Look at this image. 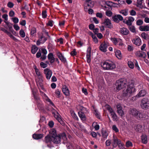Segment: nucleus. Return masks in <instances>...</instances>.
Masks as SVG:
<instances>
[{
	"label": "nucleus",
	"instance_id": "1",
	"mask_svg": "<svg viewBox=\"0 0 149 149\" xmlns=\"http://www.w3.org/2000/svg\"><path fill=\"white\" fill-rule=\"evenodd\" d=\"M126 86H127V88L125 89L123 91L122 98L129 97L136 92V90L134 87L133 81L130 80L128 82L126 79L121 78L116 81L114 86V89L116 92L119 91Z\"/></svg>",
	"mask_w": 149,
	"mask_h": 149
},
{
	"label": "nucleus",
	"instance_id": "2",
	"mask_svg": "<svg viewBox=\"0 0 149 149\" xmlns=\"http://www.w3.org/2000/svg\"><path fill=\"white\" fill-rule=\"evenodd\" d=\"M49 135H47L45 138L44 141L47 143H50L51 141L55 144H59V137L57 136L55 130L53 129L49 132Z\"/></svg>",
	"mask_w": 149,
	"mask_h": 149
},
{
	"label": "nucleus",
	"instance_id": "3",
	"mask_svg": "<svg viewBox=\"0 0 149 149\" xmlns=\"http://www.w3.org/2000/svg\"><path fill=\"white\" fill-rule=\"evenodd\" d=\"M129 113L133 116L139 119L143 117L142 113L139 110L135 108H130L129 111Z\"/></svg>",
	"mask_w": 149,
	"mask_h": 149
},
{
	"label": "nucleus",
	"instance_id": "4",
	"mask_svg": "<svg viewBox=\"0 0 149 149\" xmlns=\"http://www.w3.org/2000/svg\"><path fill=\"white\" fill-rule=\"evenodd\" d=\"M101 66L104 70H111L116 68V65L113 62L105 61L101 64Z\"/></svg>",
	"mask_w": 149,
	"mask_h": 149
},
{
	"label": "nucleus",
	"instance_id": "5",
	"mask_svg": "<svg viewBox=\"0 0 149 149\" xmlns=\"http://www.w3.org/2000/svg\"><path fill=\"white\" fill-rule=\"evenodd\" d=\"M51 112L55 118L63 126L65 125V123L61 117V116L58 112L54 108H52Z\"/></svg>",
	"mask_w": 149,
	"mask_h": 149
},
{
	"label": "nucleus",
	"instance_id": "6",
	"mask_svg": "<svg viewBox=\"0 0 149 149\" xmlns=\"http://www.w3.org/2000/svg\"><path fill=\"white\" fill-rule=\"evenodd\" d=\"M140 106L142 109L147 110L149 107V99L147 98H143L141 101Z\"/></svg>",
	"mask_w": 149,
	"mask_h": 149
},
{
	"label": "nucleus",
	"instance_id": "7",
	"mask_svg": "<svg viewBox=\"0 0 149 149\" xmlns=\"http://www.w3.org/2000/svg\"><path fill=\"white\" fill-rule=\"evenodd\" d=\"M113 141L112 143V146L113 148H115L118 146L120 147V145L121 144V142L120 140L118 139L116 136H113Z\"/></svg>",
	"mask_w": 149,
	"mask_h": 149
},
{
	"label": "nucleus",
	"instance_id": "8",
	"mask_svg": "<svg viewBox=\"0 0 149 149\" xmlns=\"http://www.w3.org/2000/svg\"><path fill=\"white\" fill-rule=\"evenodd\" d=\"M94 3L93 1L91 0H86V2L84 3V6L85 9L87 10L89 8H92L94 6Z\"/></svg>",
	"mask_w": 149,
	"mask_h": 149
},
{
	"label": "nucleus",
	"instance_id": "9",
	"mask_svg": "<svg viewBox=\"0 0 149 149\" xmlns=\"http://www.w3.org/2000/svg\"><path fill=\"white\" fill-rule=\"evenodd\" d=\"M57 136L59 137L60 138V142L59 143H60L61 139L62 140H63V143L65 144L67 142V139L66 137V134L64 133L58 134V135H57Z\"/></svg>",
	"mask_w": 149,
	"mask_h": 149
},
{
	"label": "nucleus",
	"instance_id": "10",
	"mask_svg": "<svg viewBox=\"0 0 149 149\" xmlns=\"http://www.w3.org/2000/svg\"><path fill=\"white\" fill-rule=\"evenodd\" d=\"M112 19L115 22L119 23L120 21H122L123 20V17L120 15H116L112 17Z\"/></svg>",
	"mask_w": 149,
	"mask_h": 149
},
{
	"label": "nucleus",
	"instance_id": "11",
	"mask_svg": "<svg viewBox=\"0 0 149 149\" xmlns=\"http://www.w3.org/2000/svg\"><path fill=\"white\" fill-rule=\"evenodd\" d=\"M44 73L45 74L46 78L48 80H49L52 75V71L48 68L45 69L44 70Z\"/></svg>",
	"mask_w": 149,
	"mask_h": 149
},
{
	"label": "nucleus",
	"instance_id": "12",
	"mask_svg": "<svg viewBox=\"0 0 149 149\" xmlns=\"http://www.w3.org/2000/svg\"><path fill=\"white\" fill-rule=\"evenodd\" d=\"M103 24H104V26L105 27L108 28L109 29H111L113 27V26L111 24V20L108 18L104 19Z\"/></svg>",
	"mask_w": 149,
	"mask_h": 149
},
{
	"label": "nucleus",
	"instance_id": "13",
	"mask_svg": "<svg viewBox=\"0 0 149 149\" xmlns=\"http://www.w3.org/2000/svg\"><path fill=\"white\" fill-rule=\"evenodd\" d=\"M57 55L61 62L63 63H65L67 61L66 58L62 54L59 52L57 53Z\"/></svg>",
	"mask_w": 149,
	"mask_h": 149
},
{
	"label": "nucleus",
	"instance_id": "14",
	"mask_svg": "<svg viewBox=\"0 0 149 149\" xmlns=\"http://www.w3.org/2000/svg\"><path fill=\"white\" fill-rule=\"evenodd\" d=\"M108 45L105 42L102 43L100 46V49L102 52H106Z\"/></svg>",
	"mask_w": 149,
	"mask_h": 149
},
{
	"label": "nucleus",
	"instance_id": "15",
	"mask_svg": "<svg viewBox=\"0 0 149 149\" xmlns=\"http://www.w3.org/2000/svg\"><path fill=\"white\" fill-rule=\"evenodd\" d=\"M62 90L63 93L66 96H68L69 95V91L66 86L64 85L63 86L62 88Z\"/></svg>",
	"mask_w": 149,
	"mask_h": 149
},
{
	"label": "nucleus",
	"instance_id": "16",
	"mask_svg": "<svg viewBox=\"0 0 149 149\" xmlns=\"http://www.w3.org/2000/svg\"><path fill=\"white\" fill-rule=\"evenodd\" d=\"M132 42L133 43L137 46L140 45L141 42V39L138 36L136 39H133L132 40Z\"/></svg>",
	"mask_w": 149,
	"mask_h": 149
},
{
	"label": "nucleus",
	"instance_id": "17",
	"mask_svg": "<svg viewBox=\"0 0 149 149\" xmlns=\"http://www.w3.org/2000/svg\"><path fill=\"white\" fill-rule=\"evenodd\" d=\"M4 22L6 23V25L9 28V30L10 31L13 33L14 31L13 28V24L10 22L8 21H4Z\"/></svg>",
	"mask_w": 149,
	"mask_h": 149
},
{
	"label": "nucleus",
	"instance_id": "18",
	"mask_svg": "<svg viewBox=\"0 0 149 149\" xmlns=\"http://www.w3.org/2000/svg\"><path fill=\"white\" fill-rule=\"evenodd\" d=\"M143 1V0H137L136 3L134 4V5L136 6L137 7L142 9L143 7L142 4Z\"/></svg>",
	"mask_w": 149,
	"mask_h": 149
},
{
	"label": "nucleus",
	"instance_id": "19",
	"mask_svg": "<svg viewBox=\"0 0 149 149\" xmlns=\"http://www.w3.org/2000/svg\"><path fill=\"white\" fill-rule=\"evenodd\" d=\"M47 57L48 59L50 60V62L51 63H52L54 62L55 58L54 57L53 54L52 53H49L48 54Z\"/></svg>",
	"mask_w": 149,
	"mask_h": 149
},
{
	"label": "nucleus",
	"instance_id": "20",
	"mask_svg": "<svg viewBox=\"0 0 149 149\" xmlns=\"http://www.w3.org/2000/svg\"><path fill=\"white\" fill-rule=\"evenodd\" d=\"M141 140L142 142L146 144L148 142V139L147 136L145 134H143L141 136Z\"/></svg>",
	"mask_w": 149,
	"mask_h": 149
},
{
	"label": "nucleus",
	"instance_id": "21",
	"mask_svg": "<svg viewBox=\"0 0 149 149\" xmlns=\"http://www.w3.org/2000/svg\"><path fill=\"white\" fill-rule=\"evenodd\" d=\"M120 32L122 34L125 35H128L129 32L128 29L124 27L121 28L120 31Z\"/></svg>",
	"mask_w": 149,
	"mask_h": 149
},
{
	"label": "nucleus",
	"instance_id": "22",
	"mask_svg": "<svg viewBox=\"0 0 149 149\" xmlns=\"http://www.w3.org/2000/svg\"><path fill=\"white\" fill-rule=\"evenodd\" d=\"M139 29L141 31H149V26L148 25L144 26H139Z\"/></svg>",
	"mask_w": 149,
	"mask_h": 149
},
{
	"label": "nucleus",
	"instance_id": "23",
	"mask_svg": "<svg viewBox=\"0 0 149 149\" xmlns=\"http://www.w3.org/2000/svg\"><path fill=\"white\" fill-rule=\"evenodd\" d=\"M32 94L33 95L34 99L36 100V102H37L40 101V98L37 94L36 92L34 91H32Z\"/></svg>",
	"mask_w": 149,
	"mask_h": 149
},
{
	"label": "nucleus",
	"instance_id": "24",
	"mask_svg": "<svg viewBox=\"0 0 149 149\" xmlns=\"http://www.w3.org/2000/svg\"><path fill=\"white\" fill-rule=\"evenodd\" d=\"M79 116L82 120H85L86 119V116L84 113L81 111L78 112Z\"/></svg>",
	"mask_w": 149,
	"mask_h": 149
},
{
	"label": "nucleus",
	"instance_id": "25",
	"mask_svg": "<svg viewBox=\"0 0 149 149\" xmlns=\"http://www.w3.org/2000/svg\"><path fill=\"white\" fill-rule=\"evenodd\" d=\"M146 91L145 90H141L139 93L137 94L138 96L139 97H143L146 94Z\"/></svg>",
	"mask_w": 149,
	"mask_h": 149
},
{
	"label": "nucleus",
	"instance_id": "26",
	"mask_svg": "<svg viewBox=\"0 0 149 149\" xmlns=\"http://www.w3.org/2000/svg\"><path fill=\"white\" fill-rule=\"evenodd\" d=\"M42 135L41 134H34L33 135V138L35 139H39L42 137Z\"/></svg>",
	"mask_w": 149,
	"mask_h": 149
},
{
	"label": "nucleus",
	"instance_id": "27",
	"mask_svg": "<svg viewBox=\"0 0 149 149\" xmlns=\"http://www.w3.org/2000/svg\"><path fill=\"white\" fill-rule=\"evenodd\" d=\"M38 47L35 45H33L31 47V52L32 54H35L38 50Z\"/></svg>",
	"mask_w": 149,
	"mask_h": 149
},
{
	"label": "nucleus",
	"instance_id": "28",
	"mask_svg": "<svg viewBox=\"0 0 149 149\" xmlns=\"http://www.w3.org/2000/svg\"><path fill=\"white\" fill-rule=\"evenodd\" d=\"M105 107H106L107 110L111 114L114 112L112 109L109 105L107 104L105 105Z\"/></svg>",
	"mask_w": 149,
	"mask_h": 149
},
{
	"label": "nucleus",
	"instance_id": "29",
	"mask_svg": "<svg viewBox=\"0 0 149 149\" xmlns=\"http://www.w3.org/2000/svg\"><path fill=\"white\" fill-rule=\"evenodd\" d=\"M115 54L116 57L118 59H120L122 57L121 52L119 50H117Z\"/></svg>",
	"mask_w": 149,
	"mask_h": 149
},
{
	"label": "nucleus",
	"instance_id": "30",
	"mask_svg": "<svg viewBox=\"0 0 149 149\" xmlns=\"http://www.w3.org/2000/svg\"><path fill=\"white\" fill-rule=\"evenodd\" d=\"M36 104L39 109H43V105L40 101L36 102Z\"/></svg>",
	"mask_w": 149,
	"mask_h": 149
},
{
	"label": "nucleus",
	"instance_id": "31",
	"mask_svg": "<svg viewBox=\"0 0 149 149\" xmlns=\"http://www.w3.org/2000/svg\"><path fill=\"white\" fill-rule=\"evenodd\" d=\"M120 38H111V40L115 45H116L118 43V40Z\"/></svg>",
	"mask_w": 149,
	"mask_h": 149
},
{
	"label": "nucleus",
	"instance_id": "32",
	"mask_svg": "<svg viewBox=\"0 0 149 149\" xmlns=\"http://www.w3.org/2000/svg\"><path fill=\"white\" fill-rule=\"evenodd\" d=\"M128 66L131 69H133L134 68V63L131 61H129L128 62Z\"/></svg>",
	"mask_w": 149,
	"mask_h": 149
},
{
	"label": "nucleus",
	"instance_id": "33",
	"mask_svg": "<svg viewBox=\"0 0 149 149\" xmlns=\"http://www.w3.org/2000/svg\"><path fill=\"white\" fill-rule=\"evenodd\" d=\"M120 13L124 16H127L128 14V11L127 10H122Z\"/></svg>",
	"mask_w": 149,
	"mask_h": 149
},
{
	"label": "nucleus",
	"instance_id": "34",
	"mask_svg": "<svg viewBox=\"0 0 149 149\" xmlns=\"http://www.w3.org/2000/svg\"><path fill=\"white\" fill-rule=\"evenodd\" d=\"M134 127L136 131L139 132H141V126L140 125H137Z\"/></svg>",
	"mask_w": 149,
	"mask_h": 149
},
{
	"label": "nucleus",
	"instance_id": "35",
	"mask_svg": "<svg viewBox=\"0 0 149 149\" xmlns=\"http://www.w3.org/2000/svg\"><path fill=\"white\" fill-rule=\"evenodd\" d=\"M128 28L131 32L133 33H135L136 32V29L134 26L132 25L129 26Z\"/></svg>",
	"mask_w": 149,
	"mask_h": 149
},
{
	"label": "nucleus",
	"instance_id": "36",
	"mask_svg": "<svg viewBox=\"0 0 149 149\" xmlns=\"http://www.w3.org/2000/svg\"><path fill=\"white\" fill-rule=\"evenodd\" d=\"M19 34L20 36L22 38H24L25 36V33L24 30L21 29L19 32Z\"/></svg>",
	"mask_w": 149,
	"mask_h": 149
},
{
	"label": "nucleus",
	"instance_id": "37",
	"mask_svg": "<svg viewBox=\"0 0 149 149\" xmlns=\"http://www.w3.org/2000/svg\"><path fill=\"white\" fill-rule=\"evenodd\" d=\"M42 82V79H40L39 80L36 81L37 85L39 88V86H42V85L43 84Z\"/></svg>",
	"mask_w": 149,
	"mask_h": 149
},
{
	"label": "nucleus",
	"instance_id": "38",
	"mask_svg": "<svg viewBox=\"0 0 149 149\" xmlns=\"http://www.w3.org/2000/svg\"><path fill=\"white\" fill-rule=\"evenodd\" d=\"M91 47H88L87 50L86 56H91Z\"/></svg>",
	"mask_w": 149,
	"mask_h": 149
},
{
	"label": "nucleus",
	"instance_id": "39",
	"mask_svg": "<svg viewBox=\"0 0 149 149\" xmlns=\"http://www.w3.org/2000/svg\"><path fill=\"white\" fill-rule=\"evenodd\" d=\"M125 1H123V2L121 1L120 3H118V4H116L115 3H113L112 2V7H118V5H119V4H122L123 3H124Z\"/></svg>",
	"mask_w": 149,
	"mask_h": 149
},
{
	"label": "nucleus",
	"instance_id": "40",
	"mask_svg": "<svg viewBox=\"0 0 149 149\" xmlns=\"http://www.w3.org/2000/svg\"><path fill=\"white\" fill-rule=\"evenodd\" d=\"M133 62L135 64V67L138 70H140V68L138 64L137 61L136 60H134L133 61Z\"/></svg>",
	"mask_w": 149,
	"mask_h": 149
},
{
	"label": "nucleus",
	"instance_id": "41",
	"mask_svg": "<svg viewBox=\"0 0 149 149\" xmlns=\"http://www.w3.org/2000/svg\"><path fill=\"white\" fill-rule=\"evenodd\" d=\"M147 36L148 34L144 32L142 33L141 35V37L145 40H147L148 39L147 37Z\"/></svg>",
	"mask_w": 149,
	"mask_h": 149
},
{
	"label": "nucleus",
	"instance_id": "42",
	"mask_svg": "<svg viewBox=\"0 0 149 149\" xmlns=\"http://www.w3.org/2000/svg\"><path fill=\"white\" fill-rule=\"evenodd\" d=\"M117 112L119 115L122 116H123L124 115L122 109L117 110Z\"/></svg>",
	"mask_w": 149,
	"mask_h": 149
},
{
	"label": "nucleus",
	"instance_id": "43",
	"mask_svg": "<svg viewBox=\"0 0 149 149\" xmlns=\"http://www.w3.org/2000/svg\"><path fill=\"white\" fill-rule=\"evenodd\" d=\"M36 29L35 27H33L31 29L30 34L31 35H33L36 33Z\"/></svg>",
	"mask_w": 149,
	"mask_h": 149
},
{
	"label": "nucleus",
	"instance_id": "44",
	"mask_svg": "<svg viewBox=\"0 0 149 149\" xmlns=\"http://www.w3.org/2000/svg\"><path fill=\"white\" fill-rule=\"evenodd\" d=\"M102 137L104 139H106L108 136L107 132L106 131H103L102 132Z\"/></svg>",
	"mask_w": 149,
	"mask_h": 149
},
{
	"label": "nucleus",
	"instance_id": "45",
	"mask_svg": "<svg viewBox=\"0 0 149 149\" xmlns=\"http://www.w3.org/2000/svg\"><path fill=\"white\" fill-rule=\"evenodd\" d=\"M112 2L109 1H107L106 2V4L110 8H108V9H109L112 7Z\"/></svg>",
	"mask_w": 149,
	"mask_h": 149
},
{
	"label": "nucleus",
	"instance_id": "46",
	"mask_svg": "<svg viewBox=\"0 0 149 149\" xmlns=\"http://www.w3.org/2000/svg\"><path fill=\"white\" fill-rule=\"evenodd\" d=\"M42 15L43 18H46L47 17L46 10H45L42 11Z\"/></svg>",
	"mask_w": 149,
	"mask_h": 149
},
{
	"label": "nucleus",
	"instance_id": "47",
	"mask_svg": "<svg viewBox=\"0 0 149 149\" xmlns=\"http://www.w3.org/2000/svg\"><path fill=\"white\" fill-rule=\"evenodd\" d=\"M40 65L41 67L43 68H46L47 66V64L43 62H41L40 63Z\"/></svg>",
	"mask_w": 149,
	"mask_h": 149
},
{
	"label": "nucleus",
	"instance_id": "48",
	"mask_svg": "<svg viewBox=\"0 0 149 149\" xmlns=\"http://www.w3.org/2000/svg\"><path fill=\"white\" fill-rule=\"evenodd\" d=\"M76 50L75 49H73V50L71 52L70 55L72 56H74L76 55H77V53L76 51Z\"/></svg>",
	"mask_w": 149,
	"mask_h": 149
},
{
	"label": "nucleus",
	"instance_id": "49",
	"mask_svg": "<svg viewBox=\"0 0 149 149\" xmlns=\"http://www.w3.org/2000/svg\"><path fill=\"white\" fill-rule=\"evenodd\" d=\"M106 15L108 17H111L112 15V13L110 10L106 11L105 12Z\"/></svg>",
	"mask_w": 149,
	"mask_h": 149
},
{
	"label": "nucleus",
	"instance_id": "50",
	"mask_svg": "<svg viewBox=\"0 0 149 149\" xmlns=\"http://www.w3.org/2000/svg\"><path fill=\"white\" fill-rule=\"evenodd\" d=\"M35 70L36 74L38 76L42 77L40 72L39 71V70L38 68H35Z\"/></svg>",
	"mask_w": 149,
	"mask_h": 149
},
{
	"label": "nucleus",
	"instance_id": "51",
	"mask_svg": "<svg viewBox=\"0 0 149 149\" xmlns=\"http://www.w3.org/2000/svg\"><path fill=\"white\" fill-rule=\"evenodd\" d=\"M130 15L132 16H135L136 15V12L134 10L132 9L129 12Z\"/></svg>",
	"mask_w": 149,
	"mask_h": 149
},
{
	"label": "nucleus",
	"instance_id": "52",
	"mask_svg": "<svg viewBox=\"0 0 149 149\" xmlns=\"http://www.w3.org/2000/svg\"><path fill=\"white\" fill-rule=\"evenodd\" d=\"M55 93L57 95V97L58 98H59L61 97L60 91H59V89H57L56 90L55 92Z\"/></svg>",
	"mask_w": 149,
	"mask_h": 149
},
{
	"label": "nucleus",
	"instance_id": "53",
	"mask_svg": "<svg viewBox=\"0 0 149 149\" xmlns=\"http://www.w3.org/2000/svg\"><path fill=\"white\" fill-rule=\"evenodd\" d=\"M143 21L141 19H139L136 21V24L137 25L140 26L143 24Z\"/></svg>",
	"mask_w": 149,
	"mask_h": 149
},
{
	"label": "nucleus",
	"instance_id": "54",
	"mask_svg": "<svg viewBox=\"0 0 149 149\" xmlns=\"http://www.w3.org/2000/svg\"><path fill=\"white\" fill-rule=\"evenodd\" d=\"M12 19L13 22L15 24H16L19 22V19L17 17H15L12 18Z\"/></svg>",
	"mask_w": 149,
	"mask_h": 149
},
{
	"label": "nucleus",
	"instance_id": "55",
	"mask_svg": "<svg viewBox=\"0 0 149 149\" xmlns=\"http://www.w3.org/2000/svg\"><path fill=\"white\" fill-rule=\"evenodd\" d=\"M126 145L127 147H128L132 146V143L130 141H128L126 142Z\"/></svg>",
	"mask_w": 149,
	"mask_h": 149
},
{
	"label": "nucleus",
	"instance_id": "56",
	"mask_svg": "<svg viewBox=\"0 0 149 149\" xmlns=\"http://www.w3.org/2000/svg\"><path fill=\"white\" fill-rule=\"evenodd\" d=\"M112 129L114 131L116 132H119L118 129L115 125H114L112 126Z\"/></svg>",
	"mask_w": 149,
	"mask_h": 149
},
{
	"label": "nucleus",
	"instance_id": "57",
	"mask_svg": "<svg viewBox=\"0 0 149 149\" xmlns=\"http://www.w3.org/2000/svg\"><path fill=\"white\" fill-rule=\"evenodd\" d=\"M112 143L111 141L109 140H107L105 142L106 146H109Z\"/></svg>",
	"mask_w": 149,
	"mask_h": 149
},
{
	"label": "nucleus",
	"instance_id": "58",
	"mask_svg": "<svg viewBox=\"0 0 149 149\" xmlns=\"http://www.w3.org/2000/svg\"><path fill=\"white\" fill-rule=\"evenodd\" d=\"M82 91L83 93H84L86 95H87L88 94L87 90L86 88H82Z\"/></svg>",
	"mask_w": 149,
	"mask_h": 149
},
{
	"label": "nucleus",
	"instance_id": "59",
	"mask_svg": "<svg viewBox=\"0 0 149 149\" xmlns=\"http://www.w3.org/2000/svg\"><path fill=\"white\" fill-rule=\"evenodd\" d=\"M118 40V43H119V45L120 46H123L124 44L123 43L122 40L120 38Z\"/></svg>",
	"mask_w": 149,
	"mask_h": 149
},
{
	"label": "nucleus",
	"instance_id": "60",
	"mask_svg": "<svg viewBox=\"0 0 149 149\" xmlns=\"http://www.w3.org/2000/svg\"><path fill=\"white\" fill-rule=\"evenodd\" d=\"M41 52L40 51V49L39 50V51L36 54V56L37 58H39L40 57H41Z\"/></svg>",
	"mask_w": 149,
	"mask_h": 149
},
{
	"label": "nucleus",
	"instance_id": "61",
	"mask_svg": "<svg viewBox=\"0 0 149 149\" xmlns=\"http://www.w3.org/2000/svg\"><path fill=\"white\" fill-rule=\"evenodd\" d=\"M111 115L112 116V118L114 120H116L117 118V117L116 115L115 112L112 113Z\"/></svg>",
	"mask_w": 149,
	"mask_h": 149
},
{
	"label": "nucleus",
	"instance_id": "62",
	"mask_svg": "<svg viewBox=\"0 0 149 149\" xmlns=\"http://www.w3.org/2000/svg\"><path fill=\"white\" fill-rule=\"evenodd\" d=\"M14 4L13 3L10 2H8L7 4L8 6L11 8H13L14 6Z\"/></svg>",
	"mask_w": 149,
	"mask_h": 149
},
{
	"label": "nucleus",
	"instance_id": "63",
	"mask_svg": "<svg viewBox=\"0 0 149 149\" xmlns=\"http://www.w3.org/2000/svg\"><path fill=\"white\" fill-rule=\"evenodd\" d=\"M20 25L23 26H24L26 24V21L25 20H22L19 22Z\"/></svg>",
	"mask_w": 149,
	"mask_h": 149
},
{
	"label": "nucleus",
	"instance_id": "64",
	"mask_svg": "<svg viewBox=\"0 0 149 149\" xmlns=\"http://www.w3.org/2000/svg\"><path fill=\"white\" fill-rule=\"evenodd\" d=\"M2 17L4 19L5 21H6L8 19V15L7 14H4L2 16Z\"/></svg>",
	"mask_w": 149,
	"mask_h": 149
}]
</instances>
